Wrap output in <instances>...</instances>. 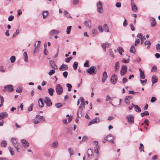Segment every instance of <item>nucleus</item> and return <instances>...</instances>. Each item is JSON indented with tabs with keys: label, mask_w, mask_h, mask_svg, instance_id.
<instances>
[{
	"label": "nucleus",
	"mask_w": 160,
	"mask_h": 160,
	"mask_svg": "<svg viewBox=\"0 0 160 160\" xmlns=\"http://www.w3.org/2000/svg\"><path fill=\"white\" fill-rule=\"evenodd\" d=\"M38 105L40 108H42L43 107L44 103L43 99L42 98H40L38 101Z\"/></svg>",
	"instance_id": "obj_19"
},
{
	"label": "nucleus",
	"mask_w": 160,
	"mask_h": 160,
	"mask_svg": "<svg viewBox=\"0 0 160 160\" xmlns=\"http://www.w3.org/2000/svg\"><path fill=\"white\" fill-rule=\"evenodd\" d=\"M71 28V26H68L67 27L66 31L67 34H69L70 33Z\"/></svg>",
	"instance_id": "obj_43"
},
{
	"label": "nucleus",
	"mask_w": 160,
	"mask_h": 160,
	"mask_svg": "<svg viewBox=\"0 0 160 160\" xmlns=\"http://www.w3.org/2000/svg\"><path fill=\"white\" fill-rule=\"evenodd\" d=\"M21 142L24 147H27L29 145V143L24 139L22 140Z\"/></svg>",
	"instance_id": "obj_20"
},
{
	"label": "nucleus",
	"mask_w": 160,
	"mask_h": 160,
	"mask_svg": "<svg viewBox=\"0 0 160 160\" xmlns=\"http://www.w3.org/2000/svg\"><path fill=\"white\" fill-rule=\"evenodd\" d=\"M132 105L134 106V109L136 112H140L141 111V109L138 105H135L133 103H132Z\"/></svg>",
	"instance_id": "obj_23"
},
{
	"label": "nucleus",
	"mask_w": 160,
	"mask_h": 160,
	"mask_svg": "<svg viewBox=\"0 0 160 160\" xmlns=\"http://www.w3.org/2000/svg\"><path fill=\"white\" fill-rule=\"evenodd\" d=\"M117 76L116 75L114 74L111 78V82L113 84L115 83L117 80Z\"/></svg>",
	"instance_id": "obj_11"
},
{
	"label": "nucleus",
	"mask_w": 160,
	"mask_h": 160,
	"mask_svg": "<svg viewBox=\"0 0 160 160\" xmlns=\"http://www.w3.org/2000/svg\"><path fill=\"white\" fill-rule=\"evenodd\" d=\"M139 71L140 72V77L141 79H144L145 78V76L144 74V72L142 70L141 68H139Z\"/></svg>",
	"instance_id": "obj_18"
},
{
	"label": "nucleus",
	"mask_w": 160,
	"mask_h": 160,
	"mask_svg": "<svg viewBox=\"0 0 160 160\" xmlns=\"http://www.w3.org/2000/svg\"><path fill=\"white\" fill-rule=\"evenodd\" d=\"M97 6L98 12L100 13H102L103 10L102 3L100 1H99L97 4Z\"/></svg>",
	"instance_id": "obj_3"
},
{
	"label": "nucleus",
	"mask_w": 160,
	"mask_h": 160,
	"mask_svg": "<svg viewBox=\"0 0 160 160\" xmlns=\"http://www.w3.org/2000/svg\"><path fill=\"white\" fill-rule=\"evenodd\" d=\"M33 106V104H31L30 105L29 107L28 108V111H31L32 110V108Z\"/></svg>",
	"instance_id": "obj_47"
},
{
	"label": "nucleus",
	"mask_w": 160,
	"mask_h": 160,
	"mask_svg": "<svg viewBox=\"0 0 160 160\" xmlns=\"http://www.w3.org/2000/svg\"><path fill=\"white\" fill-rule=\"evenodd\" d=\"M8 116V113L6 112H2L0 113V120L7 117Z\"/></svg>",
	"instance_id": "obj_12"
},
{
	"label": "nucleus",
	"mask_w": 160,
	"mask_h": 160,
	"mask_svg": "<svg viewBox=\"0 0 160 160\" xmlns=\"http://www.w3.org/2000/svg\"><path fill=\"white\" fill-rule=\"evenodd\" d=\"M36 118H38L39 120H41L42 121H44L45 120V119L42 116H40L39 115H37Z\"/></svg>",
	"instance_id": "obj_33"
},
{
	"label": "nucleus",
	"mask_w": 160,
	"mask_h": 160,
	"mask_svg": "<svg viewBox=\"0 0 160 160\" xmlns=\"http://www.w3.org/2000/svg\"><path fill=\"white\" fill-rule=\"evenodd\" d=\"M22 91V88L20 87H18L16 89V91L17 92H21Z\"/></svg>",
	"instance_id": "obj_56"
},
{
	"label": "nucleus",
	"mask_w": 160,
	"mask_h": 160,
	"mask_svg": "<svg viewBox=\"0 0 160 160\" xmlns=\"http://www.w3.org/2000/svg\"><path fill=\"white\" fill-rule=\"evenodd\" d=\"M55 91L58 95L62 94L63 92L62 87L59 84H57L55 87Z\"/></svg>",
	"instance_id": "obj_1"
},
{
	"label": "nucleus",
	"mask_w": 160,
	"mask_h": 160,
	"mask_svg": "<svg viewBox=\"0 0 160 160\" xmlns=\"http://www.w3.org/2000/svg\"><path fill=\"white\" fill-rule=\"evenodd\" d=\"M93 143L95 145V152L97 154H98L99 153L98 152V149L99 148V147L98 144V142L96 141H94Z\"/></svg>",
	"instance_id": "obj_16"
},
{
	"label": "nucleus",
	"mask_w": 160,
	"mask_h": 160,
	"mask_svg": "<svg viewBox=\"0 0 160 160\" xmlns=\"http://www.w3.org/2000/svg\"><path fill=\"white\" fill-rule=\"evenodd\" d=\"M24 56V60L26 62H28V57L27 53L26 52H24L23 54Z\"/></svg>",
	"instance_id": "obj_26"
},
{
	"label": "nucleus",
	"mask_w": 160,
	"mask_h": 160,
	"mask_svg": "<svg viewBox=\"0 0 160 160\" xmlns=\"http://www.w3.org/2000/svg\"><path fill=\"white\" fill-rule=\"evenodd\" d=\"M59 31L55 29H52L49 32V35L50 36V38H51L53 36L54 34H58L59 33Z\"/></svg>",
	"instance_id": "obj_10"
},
{
	"label": "nucleus",
	"mask_w": 160,
	"mask_h": 160,
	"mask_svg": "<svg viewBox=\"0 0 160 160\" xmlns=\"http://www.w3.org/2000/svg\"><path fill=\"white\" fill-rule=\"evenodd\" d=\"M47 45L46 43L44 45V54L45 55H47L48 54V51L46 50Z\"/></svg>",
	"instance_id": "obj_34"
},
{
	"label": "nucleus",
	"mask_w": 160,
	"mask_h": 160,
	"mask_svg": "<svg viewBox=\"0 0 160 160\" xmlns=\"http://www.w3.org/2000/svg\"><path fill=\"white\" fill-rule=\"evenodd\" d=\"M48 13H49L48 11H45L43 12L42 16L43 18H46Z\"/></svg>",
	"instance_id": "obj_27"
},
{
	"label": "nucleus",
	"mask_w": 160,
	"mask_h": 160,
	"mask_svg": "<svg viewBox=\"0 0 160 160\" xmlns=\"http://www.w3.org/2000/svg\"><path fill=\"white\" fill-rule=\"evenodd\" d=\"M118 52L121 55H122V53L124 51V50L122 48V47H120L118 48Z\"/></svg>",
	"instance_id": "obj_35"
},
{
	"label": "nucleus",
	"mask_w": 160,
	"mask_h": 160,
	"mask_svg": "<svg viewBox=\"0 0 160 160\" xmlns=\"http://www.w3.org/2000/svg\"><path fill=\"white\" fill-rule=\"evenodd\" d=\"M72 58V57H70L69 58H67L65 59V61L66 62H69L70 61Z\"/></svg>",
	"instance_id": "obj_49"
},
{
	"label": "nucleus",
	"mask_w": 160,
	"mask_h": 160,
	"mask_svg": "<svg viewBox=\"0 0 160 160\" xmlns=\"http://www.w3.org/2000/svg\"><path fill=\"white\" fill-rule=\"evenodd\" d=\"M151 26V27H154L156 25V22L155 19L153 18H151L150 19Z\"/></svg>",
	"instance_id": "obj_14"
},
{
	"label": "nucleus",
	"mask_w": 160,
	"mask_h": 160,
	"mask_svg": "<svg viewBox=\"0 0 160 160\" xmlns=\"http://www.w3.org/2000/svg\"><path fill=\"white\" fill-rule=\"evenodd\" d=\"M131 6L132 10L133 12H136L137 11L138 9L135 4L131 5Z\"/></svg>",
	"instance_id": "obj_29"
},
{
	"label": "nucleus",
	"mask_w": 160,
	"mask_h": 160,
	"mask_svg": "<svg viewBox=\"0 0 160 160\" xmlns=\"http://www.w3.org/2000/svg\"><path fill=\"white\" fill-rule=\"evenodd\" d=\"M66 86L68 87V90L69 91H70L71 90V88H72V86L69 83H67L66 84Z\"/></svg>",
	"instance_id": "obj_50"
},
{
	"label": "nucleus",
	"mask_w": 160,
	"mask_h": 160,
	"mask_svg": "<svg viewBox=\"0 0 160 160\" xmlns=\"http://www.w3.org/2000/svg\"><path fill=\"white\" fill-rule=\"evenodd\" d=\"M127 120L131 124H133L134 122V118L132 115H129L127 116Z\"/></svg>",
	"instance_id": "obj_9"
},
{
	"label": "nucleus",
	"mask_w": 160,
	"mask_h": 160,
	"mask_svg": "<svg viewBox=\"0 0 160 160\" xmlns=\"http://www.w3.org/2000/svg\"><path fill=\"white\" fill-rule=\"evenodd\" d=\"M55 107L57 108H60L62 106V104L61 103H57L55 104Z\"/></svg>",
	"instance_id": "obj_45"
},
{
	"label": "nucleus",
	"mask_w": 160,
	"mask_h": 160,
	"mask_svg": "<svg viewBox=\"0 0 160 160\" xmlns=\"http://www.w3.org/2000/svg\"><path fill=\"white\" fill-rule=\"evenodd\" d=\"M113 138L111 134H109L104 139L105 140L106 139L109 142L112 143V144L114 143Z\"/></svg>",
	"instance_id": "obj_8"
},
{
	"label": "nucleus",
	"mask_w": 160,
	"mask_h": 160,
	"mask_svg": "<svg viewBox=\"0 0 160 160\" xmlns=\"http://www.w3.org/2000/svg\"><path fill=\"white\" fill-rule=\"evenodd\" d=\"M84 23L87 27L88 28H91V23L90 20L84 21Z\"/></svg>",
	"instance_id": "obj_22"
},
{
	"label": "nucleus",
	"mask_w": 160,
	"mask_h": 160,
	"mask_svg": "<svg viewBox=\"0 0 160 160\" xmlns=\"http://www.w3.org/2000/svg\"><path fill=\"white\" fill-rule=\"evenodd\" d=\"M140 81L141 83L142 84V85H144L146 83L147 81V80L146 79L144 80H140Z\"/></svg>",
	"instance_id": "obj_55"
},
{
	"label": "nucleus",
	"mask_w": 160,
	"mask_h": 160,
	"mask_svg": "<svg viewBox=\"0 0 160 160\" xmlns=\"http://www.w3.org/2000/svg\"><path fill=\"white\" fill-rule=\"evenodd\" d=\"M78 62H74V63L73 65V69L75 70H76L77 69V67H78Z\"/></svg>",
	"instance_id": "obj_42"
},
{
	"label": "nucleus",
	"mask_w": 160,
	"mask_h": 160,
	"mask_svg": "<svg viewBox=\"0 0 160 160\" xmlns=\"http://www.w3.org/2000/svg\"><path fill=\"white\" fill-rule=\"evenodd\" d=\"M103 28L104 31L107 32H109V29L107 25L106 24H105L103 25Z\"/></svg>",
	"instance_id": "obj_28"
},
{
	"label": "nucleus",
	"mask_w": 160,
	"mask_h": 160,
	"mask_svg": "<svg viewBox=\"0 0 160 160\" xmlns=\"http://www.w3.org/2000/svg\"><path fill=\"white\" fill-rule=\"evenodd\" d=\"M144 44L145 45H148L147 48L148 49L150 48L151 45V43L149 41L147 40L145 42Z\"/></svg>",
	"instance_id": "obj_30"
},
{
	"label": "nucleus",
	"mask_w": 160,
	"mask_h": 160,
	"mask_svg": "<svg viewBox=\"0 0 160 160\" xmlns=\"http://www.w3.org/2000/svg\"><path fill=\"white\" fill-rule=\"evenodd\" d=\"M128 81V79L125 78H124L122 79V82L123 84L127 82Z\"/></svg>",
	"instance_id": "obj_58"
},
{
	"label": "nucleus",
	"mask_w": 160,
	"mask_h": 160,
	"mask_svg": "<svg viewBox=\"0 0 160 160\" xmlns=\"http://www.w3.org/2000/svg\"><path fill=\"white\" fill-rule=\"evenodd\" d=\"M144 146L143 144L142 143H140V147L139 148V150L140 152H144Z\"/></svg>",
	"instance_id": "obj_38"
},
{
	"label": "nucleus",
	"mask_w": 160,
	"mask_h": 160,
	"mask_svg": "<svg viewBox=\"0 0 160 160\" xmlns=\"http://www.w3.org/2000/svg\"><path fill=\"white\" fill-rule=\"evenodd\" d=\"M68 151L71 156L73 155L74 154V152L71 149V148H69Z\"/></svg>",
	"instance_id": "obj_51"
},
{
	"label": "nucleus",
	"mask_w": 160,
	"mask_h": 160,
	"mask_svg": "<svg viewBox=\"0 0 160 160\" xmlns=\"http://www.w3.org/2000/svg\"><path fill=\"white\" fill-rule=\"evenodd\" d=\"M156 48L158 51L160 53V43H158L156 44Z\"/></svg>",
	"instance_id": "obj_44"
},
{
	"label": "nucleus",
	"mask_w": 160,
	"mask_h": 160,
	"mask_svg": "<svg viewBox=\"0 0 160 160\" xmlns=\"http://www.w3.org/2000/svg\"><path fill=\"white\" fill-rule=\"evenodd\" d=\"M140 42L139 39L138 38L136 39L135 40L134 45L135 46L137 45V44H138Z\"/></svg>",
	"instance_id": "obj_63"
},
{
	"label": "nucleus",
	"mask_w": 160,
	"mask_h": 160,
	"mask_svg": "<svg viewBox=\"0 0 160 160\" xmlns=\"http://www.w3.org/2000/svg\"><path fill=\"white\" fill-rule=\"evenodd\" d=\"M83 108L80 105L79 106V109L77 113V116L78 118H79L81 117L82 116V110Z\"/></svg>",
	"instance_id": "obj_13"
},
{
	"label": "nucleus",
	"mask_w": 160,
	"mask_h": 160,
	"mask_svg": "<svg viewBox=\"0 0 160 160\" xmlns=\"http://www.w3.org/2000/svg\"><path fill=\"white\" fill-rule=\"evenodd\" d=\"M58 142L57 141L54 142L51 144V147L52 148H56L58 147Z\"/></svg>",
	"instance_id": "obj_25"
},
{
	"label": "nucleus",
	"mask_w": 160,
	"mask_h": 160,
	"mask_svg": "<svg viewBox=\"0 0 160 160\" xmlns=\"http://www.w3.org/2000/svg\"><path fill=\"white\" fill-rule=\"evenodd\" d=\"M11 142L12 143L13 145L16 149L17 151H18L19 148H18V142H17L16 140V138H12L11 140Z\"/></svg>",
	"instance_id": "obj_4"
},
{
	"label": "nucleus",
	"mask_w": 160,
	"mask_h": 160,
	"mask_svg": "<svg viewBox=\"0 0 160 160\" xmlns=\"http://www.w3.org/2000/svg\"><path fill=\"white\" fill-rule=\"evenodd\" d=\"M6 90H8V91H12L13 90V86L12 85L5 86L4 89H3V91L5 92Z\"/></svg>",
	"instance_id": "obj_7"
},
{
	"label": "nucleus",
	"mask_w": 160,
	"mask_h": 160,
	"mask_svg": "<svg viewBox=\"0 0 160 160\" xmlns=\"http://www.w3.org/2000/svg\"><path fill=\"white\" fill-rule=\"evenodd\" d=\"M96 67L95 66L91 67L87 69V72L91 75H94L97 73V70H96Z\"/></svg>",
	"instance_id": "obj_2"
},
{
	"label": "nucleus",
	"mask_w": 160,
	"mask_h": 160,
	"mask_svg": "<svg viewBox=\"0 0 160 160\" xmlns=\"http://www.w3.org/2000/svg\"><path fill=\"white\" fill-rule=\"evenodd\" d=\"M19 33V30H17L16 32L14 33L13 36V37L14 38L17 36L18 35Z\"/></svg>",
	"instance_id": "obj_53"
},
{
	"label": "nucleus",
	"mask_w": 160,
	"mask_h": 160,
	"mask_svg": "<svg viewBox=\"0 0 160 160\" xmlns=\"http://www.w3.org/2000/svg\"><path fill=\"white\" fill-rule=\"evenodd\" d=\"M149 115V113L148 111H145L143 113H141V116L143 117L145 115L147 116Z\"/></svg>",
	"instance_id": "obj_39"
},
{
	"label": "nucleus",
	"mask_w": 160,
	"mask_h": 160,
	"mask_svg": "<svg viewBox=\"0 0 160 160\" xmlns=\"http://www.w3.org/2000/svg\"><path fill=\"white\" fill-rule=\"evenodd\" d=\"M157 71V67L156 66H154L152 68L151 71L152 72H156Z\"/></svg>",
	"instance_id": "obj_46"
},
{
	"label": "nucleus",
	"mask_w": 160,
	"mask_h": 160,
	"mask_svg": "<svg viewBox=\"0 0 160 160\" xmlns=\"http://www.w3.org/2000/svg\"><path fill=\"white\" fill-rule=\"evenodd\" d=\"M119 68V64L118 62H116L115 65V70L114 71L115 72H117Z\"/></svg>",
	"instance_id": "obj_24"
},
{
	"label": "nucleus",
	"mask_w": 160,
	"mask_h": 160,
	"mask_svg": "<svg viewBox=\"0 0 160 160\" xmlns=\"http://www.w3.org/2000/svg\"><path fill=\"white\" fill-rule=\"evenodd\" d=\"M102 44H104V47L105 48H108L110 45V44L109 43H108L107 42H105V43H102Z\"/></svg>",
	"instance_id": "obj_52"
},
{
	"label": "nucleus",
	"mask_w": 160,
	"mask_h": 160,
	"mask_svg": "<svg viewBox=\"0 0 160 160\" xmlns=\"http://www.w3.org/2000/svg\"><path fill=\"white\" fill-rule=\"evenodd\" d=\"M14 19V16L12 15H11L8 18L9 21H12Z\"/></svg>",
	"instance_id": "obj_64"
},
{
	"label": "nucleus",
	"mask_w": 160,
	"mask_h": 160,
	"mask_svg": "<svg viewBox=\"0 0 160 160\" xmlns=\"http://www.w3.org/2000/svg\"><path fill=\"white\" fill-rule=\"evenodd\" d=\"M64 14L68 18H71L72 17L70 14L67 11H65L63 12Z\"/></svg>",
	"instance_id": "obj_36"
},
{
	"label": "nucleus",
	"mask_w": 160,
	"mask_h": 160,
	"mask_svg": "<svg viewBox=\"0 0 160 160\" xmlns=\"http://www.w3.org/2000/svg\"><path fill=\"white\" fill-rule=\"evenodd\" d=\"M130 51L131 52L133 53H135V48L133 46H132L131 47L130 50Z\"/></svg>",
	"instance_id": "obj_37"
},
{
	"label": "nucleus",
	"mask_w": 160,
	"mask_h": 160,
	"mask_svg": "<svg viewBox=\"0 0 160 160\" xmlns=\"http://www.w3.org/2000/svg\"><path fill=\"white\" fill-rule=\"evenodd\" d=\"M97 34V30L96 29H94L92 30V36L93 37L95 36Z\"/></svg>",
	"instance_id": "obj_59"
},
{
	"label": "nucleus",
	"mask_w": 160,
	"mask_h": 160,
	"mask_svg": "<svg viewBox=\"0 0 160 160\" xmlns=\"http://www.w3.org/2000/svg\"><path fill=\"white\" fill-rule=\"evenodd\" d=\"M7 145V142L4 140H3L1 143V146L2 147H5Z\"/></svg>",
	"instance_id": "obj_32"
},
{
	"label": "nucleus",
	"mask_w": 160,
	"mask_h": 160,
	"mask_svg": "<svg viewBox=\"0 0 160 160\" xmlns=\"http://www.w3.org/2000/svg\"><path fill=\"white\" fill-rule=\"evenodd\" d=\"M156 100V98L154 97H152L151 98L150 101L151 102H155Z\"/></svg>",
	"instance_id": "obj_62"
},
{
	"label": "nucleus",
	"mask_w": 160,
	"mask_h": 160,
	"mask_svg": "<svg viewBox=\"0 0 160 160\" xmlns=\"http://www.w3.org/2000/svg\"><path fill=\"white\" fill-rule=\"evenodd\" d=\"M97 119H98V122H99V120L98 118H95L93 119L92 120L91 122L93 124V123H95L97 122Z\"/></svg>",
	"instance_id": "obj_48"
},
{
	"label": "nucleus",
	"mask_w": 160,
	"mask_h": 160,
	"mask_svg": "<svg viewBox=\"0 0 160 160\" xmlns=\"http://www.w3.org/2000/svg\"><path fill=\"white\" fill-rule=\"evenodd\" d=\"M107 77L108 75L107 72L106 71H104L103 73V77L102 78L107 79Z\"/></svg>",
	"instance_id": "obj_54"
},
{
	"label": "nucleus",
	"mask_w": 160,
	"mask_h": 160,
	"mask_svg": "<svg viewBox=\"0 0 160 160\" xmlns=\"http://www.w3.org/2000/svg\"><path fill=\"white\" fill-rule=\"evenodd\" d=\"M132 99V97L131 96H127L124 100L125 103L127 104H129L130 103V101Z\"/></svg>",
	"instance_id": "obj_17"
},
{
	"label": "nucleus",
	"mask_w": 160,
	"mask_h": 160,
	"mask_svg": "<svg viewBox=\"0 0 160 160\" xmlns=\"http://www.w3.org/2000/svg\"><path fill=\"white\" fill-rule=\"evenodd\" d=\"M127 67L126 65H123L122 67L121 70L120 71V74L121 76H124L127 72Z\"/></svg>",
	"instance_id": "obj_5"
},
{
	"label": "nucleus",
	"mask_w": 160,
	"mask_h": 160,
	"mask_svg": "<svg viewBox=\"0 0 160 160\" xmlns=\"http://www.w3.org/2000/svg\"><path fill=\"white\" fill-rule=\"evenodd\" d=\"M49 64L51 66V67L54 69H57L58 68L55 63L54 61L53 60H50L49 61Z\"/></svg>",
	"instance_id": "obj_15"
},
{
	"label": "nucleus",
	"mask_w": 160,
	"mask_h": 160,
	"mask_svg": "<svg viewBox=\"0 0 160 160\" xmlns=\"http://www.w3.org/2000/svg\"><path fill=\"white\" fill-rule=\"evenodd\" d=\"M129 59L128 58L127 59H126L125 58H123L122 60V62L124 63H127L129 62Z\"/></svg>",
	"instance_id": "obj_60"
},
{
	"label": "nucleus",
	"mask_w": 160,
	"mask_h": 160,
	"mask_svg": "<svg viewBox=\"0 0 160 160\" xmlns=\"http://www.w3.org/2000/svg\"><path fill=\"white\" fill-rule=\"evenodd\" d=\"M109 54L110 56H111L112 57H113V58L114 57V56L113 55V52L111 50H109Z\"/></svg>",
	"instance_id": "obj_61"
},
{
	"label": "nucleus",
	"mask_w": 160,
	"mask_h": 160,
	"mask_svg": "<svg viewBox=\"0 0 160 160\" xmlns=\"http://www.w3.org/2000/svg\"><path fill=\"white\" fill-rule=\"evenodd\" d=\"M48 91L49 94L51 96H52L53 95L54 90L52 88H50L48 89Z\"/></svg>",
	"instance_id": "obj_31"
},
{
	"label": "nucleus",
	"mask_w": 160,
	"mask_h": 160,
	"mask_svg": "<svg viewBox=\"0 0 160 160\" xmlns=\"http://www.w3.org/2000/svg\"><path fill=\"white\" fill-rule=\"evenodd\" d=\"M88 139V137L86 136H85L82 137V140L80 142V143H82V142H85Z\"/></svg>",
	"instance_id": "obj_41"
},
{
	"label": "nucleus",
	"mask_w": 160,
	"mask_h": 160,
	"mask_svg": "<svg viewBox=\"0 0 160 160\" xmlns=\"http://www.w3.org/2000/svg\"><path fill=\"white\" fill-rule=\"evenodd\" d=\"M55 71L53 69H52L50 70V72H48V74L50 76H51L55 73Z\"/></svg>",
	"instance_id": "obj_57"
},
{
	"label": "nucleus",
	"mask_w": 160,
	"mask_h": 160,
	"mask_svg": "<svg viewBox=\"0 0 160 160\" xmlns=\"http://www.w3.org/2000/svg\"><path fill=\"white\" fill-rule=\"evenodd\" d=\"M158 78L155 75L152 76V82L153 84H154L158 82Z\"/></svg>",
	"instance_id": "obj_21"
},
{
	"label": "nucleus",
	"mask_w": 160,
	"mask_h": 160,
	"mask_svg": "<svg viewBox=\"0 0 160 160\" xmlns=\"http://www.w3.org/2000/svg\"><path fill=\"white\" fill-rule=\"evenodd\" d=\"M44 102L48 107H50L52 105V103L49 97H46L44 98Z\"/></svg>",
	"instance_id": "obj_6"
},
{
	"label": "nucleus",
	"mask_w": 160,
	"mask_h": 160,
	"mask_svg": "<svg viewBox=\"0 0 160 160\" xmlns=\"http://www.w3.org/2000/svg\"><path fill=\"white\" fill-rule=\"evenodd\" d=\"M10 60L11 63H13L16 60L15 57L14 56H11L10 58Z\"/></svg>",
	"instance_id": "obj_40"
}]
</instances>
